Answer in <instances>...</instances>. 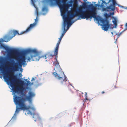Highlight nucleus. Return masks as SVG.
Masks as SVG:
<instances>
[{"label": "nucleus", "instance_id": "1", "mask_svg": "<svg viewBox=\"0 0 127 127\" xmlns=\"http://www.w3.org/2000/svg\"><path fill=\"white\" fill-rule=\"evenodd\" d=\"M57 3L60 8L61 15L63 16L64 23L63 29L65 25V28L66 24H67V30L69 29L71 25V20L75 16H79L83 19H86L87 20L92 18L98 21H100L102 24V28L104 31H107L110 25L109 21L107 19H104L101 18L99 19L96 16V13L95 11V8L92 4L88 5L89 7L91 8L92 10H87L86 11H83L82 8H78L77 4L74 5L71 10L68 11V6L66 4H62L57 1Z\"/></svg>", "mask_w": 127, "mask_h": 127}, {"label": "nucleus", "instance_id": "2", "mask_svg": "<svg viewBox=\"0 0 127 127\" xmlns=\"http://www.w3.org/2000/svg\"><path fill=\"white\" fill-rule=\"evenodd\" d=\"M7 66L0 65V74H2L4 81L9 85L10 84L12 88V90L14 93L21 92L23 89L22 86H18L17 82H20L21 84L24 83L23 81L16 79L13 72L11 71H9L6 70Z\"/></svg>", "mask_w": 127, "mask_h": 127}, {"label": "nucleus", "instance_id": "3", "mask_svg": "<svg viewBox=\"0 0 127 127\" xmlns=\"http://www.w3.org/2000/svg\"><path fill=\"white\" fill-rule=\"evenodd\" d=\"M0 46L1 47L4 49L8 52V58L10 61H11L13 59H15L18 63V64L17 63H15L14 66L12 67L11 69L12 71H18L19 68V65L21 67L22 65L23 64L24 65L26 63V58L25 55H21V58H20L19 56L15 55L18 52L16 50L10 49L1 44H0Z\"/></svg>", "mask_w": 127, "mask_h": 127}, {"label": "nucleus", "instance_id": "4", "mask_svg": "<svg viewBox=\"0 0 127 127\" xmlns=\"http://www.w3.org/2000/svg\"><path fill=\"white\" fill-rule=\"evenodd\" d=\"M56 46L55 48L54 53V55H52L50 54L49 53H46L44 55L40 56L41 53L38 51L36 49H30L28 51V52L32 53L33 55H31L30 56V57H27L25 56L26 59H27V62H30L31 61V60L32 61H38L39 59L42 58H45V59L47 58H48L49 59H50L52 58L54 56H55V57L56 56H58V51L59 48H58L57 50H56Z\"/></svg>", "mask_w": 127, "mask_h": 127}, {"label": "nucleus", "instance_id": "5", "mask_svg": "<svg viewBox=\"0 0 127 127\" xmlns=\"http://www.w3.org/2000/svg\"><path fill=\"white\" fill-rule=\"evenodd\" d=\"M14 101L15 104L19 106V107L16 108L15 113H18L20 109L24 110H28L30 109L33 111H35V109L34 107H31L30 106L28 107L26 106L25 104V99L21 97L15 96L14 98Z\"/></svg>", "mask_w": 127, "mask_h": 127}, {"label": "nucleus", "instance_id": "6", "mask_svg": "<svg viewBox=\"0 0 127 127\" xmlns=\"http://www.w3.org/2000/svg\"><path fill=\"white\" fill-rule=\"evenodd\" d=\"M38 13H37V17L35 19V22L32 24H31L29 27L24 32L19 33L17 31H11V34H12L13 33V35L11 37H9V38H7V36H5L4 38V40H3L2 41L7 42L9 41L10 39H11L14 37L16 34H18V35H21L24 33H26L29 32L32 29L34 28L36 26L38 21V18H37L38 15ZM2 41V40L0 39V44L1 43Z\"/></svg>", "mask_w": 127, "mask_h": 127}, {"label": "nucleus", "instance_id": "7", "mask_svg": "<svg viewBox=\"0 0 127 127\" xmlns=\"http://www.w3.org/2000/svg\"><path fill=\"white\" fill-rule=\"evenodd\" d=\"M53 74L54 75L55 77L58 78V79L59 80H63V81L61 82L62 84L64 85L66 84V82L67 81V79L63 72H61V77L60 76V75H58L57 73L55 72H54Z\"/></svg>", "mask_w": 127, "mask_h": 127}, {"label": "nucleus", "instance_id": "8", "mask_svg": "<svg viewBox=\"0 0 127 127\" xmlns=\"http://www.w3.org/2000/svg\"><path fill=\"white\" fill-rule=\"evenodd\" d=\"M28 96H26V98H25V100H27L30 102H31L32 99L35 96V94L33 92L30 91L28 93Z\"/></svg>", "mask_w": 127, "mask_h": 127}, {"label": "nucleus", "instance_id": "9", "mask_svg": "<svg viewBox=\"0 0 127 127\" xmlns=\"http://www.w3.org/2000/svg\"><path fill=\"white\" fill-rule=\"evenodd\" d=\"M30 114L32 116L33 118H35L36 119V120H34L35 121H36V120L40 119L39 115L37 113H32V112L29 110L26 111V113H25L26 115L29 114Z\"/></svg>", "mask_w": 127, "mask_h": 127}, {"label": "nucleus", "instance_id": "10", "mask_svg": "<svg viewBox=\"0 0 127 127\" xmlns=\"http://www.w3.org/2000/svg\"><path fill=\"white\" fill-rule=\"evenodd\" d=\"M64 30L63 32L62 33L61 35V36L59 38V40L57 43L56 45V50H57L58 48L59 47V45L60 43L61 42V40L62 38L63 37L65 34V32H66L67 31V30H66L65 29V26H64Z\"/></svg>", "mask_w": 127, "mask_h": 127}, {"label": "nucleus", "instance_id": "11", "mask_svg": "<svg viewBox=\"0 0 127 127\" xmlns=\"http://www.w3.org/2000/svg\"><path fill=\"white\" fill-rule=\"evenodd\" d=\"M58 56H56L55 58V61L53 63V64L56 67H58L59 66L58 62L57 61Z\"/></svg>", "mask_w": 127, "mask_h": 127}, {"label": "nucleus", "instance_id": "12", "mask_svg": "<svg viewBox=\"0 0 127 127\" xmlns=\"http://www.w3.org/2000/svg\"><path fill=\"white\" fill-rule=\"evenodd\" d=\"M11 62H10L8 61H6L5 64L7 65H9L10 64H13L15 63V62L13 60H12Z\"/></svg>", "mask_w": 127, "mask_h": 127}, {"label": "nucleus", "instance_id": "13", "mask_svg": "<svg viewBox=\"0 0 127 127\" xmlns=\"http://www.w3.org/2000/svg\"><path fill=\"white\" fill-rule=\"evenodd\" d=\"M112 22H113L115 26L116 27L117 26V19L115 18H114V20L112 21Z\"/></svg>", "mask_w": 127, "mask_h": 127}, {"label": "nucleus", "instance_id": "14", "mask_svg": "<svg viewBox=\"0 0 127 127\" xmlns=\"http://www.w3.org/2000/svg\"><path fill=\"white\" fill-rule=\"evenodd\" d=\"M125 30H124V31H125L126 30H127V23H126L125 25Z\"/></svg>", "mask_w": 127, "mask_h": 127}, {"label": "nucleus", "instance_id": "15", "mask_svg": "<svg viewBox=\"0 0 127 127\" xmlns=\"http://www.w3.org/2000/svg\"><path fill=\"white\" fill-rule=\"evenodd\" d=\"M46 10V8L45 7H44L43 8L42 10L43 11H45Z\"/></svg>", "mask_w": 127, "mask_h": 127}, {"label": "nucleus", "instance_id": "16", "mask_svg": "<svg viewBox=\"0 0 127 127\" xmlns=\"http://www.w3.org/2000/svg\"><path fill=\"white\" fill-rule=\"evenodd\" d=\"M87 93L86 92H85V97H87Z\"/></svg>", "mask_w": 127, "mask_h": 127}, {"label": "nucleus", "instance_id": "17", "mask_svg": "<svg viewBox=\"0 0 127 127\" xmlns=\"http://www.w3.org/2000/svg\"><path fill=\"white\" fill-rule=\"evenodd\" d=\"M85 100H88V99L87 98V97H85Z\"/></svg>", "mask_w": 127, "mask_h": 127}, {"label": "nucleus", "instance_id": "18", "mask_svg": "<svg viewBox=\"0 0 127 127\" xmlns=\"http://www.w3.org/2000/svg\"><path fill=\"white\" fill-rule=\"evenodd\" d=\"M105 93V92L104 91H102L101 92V93L102 94H103L104 93Z\"/></svg>", "mask_w": 127, "mask_h": 127}, {"label": "nucleus", "instance_id": "19", "mask_svg": "<svg viewBox=\"0 0 127 127\" xmlns=\"http://www.w3.org/2000/svg\"><path fill=\"white\" fill-rule=\"evenodd\" d=\"M83 6H84L85 7H86V4L85 3V4H84L83 5Z\"/></svg>", "mask_w": 127, "mask_h": 127}, {"label": "nucleus", "instance_id": "20", "mask_svg": "<svg viewBox=\"0 0 127 127\" xmlns=\"http://www.w3.org/2000/svg\"><path fill=\"white\" fill-rule=\"evenodd\" d=\"M96 5H97L98 6V7L99 6H100V5L99 4H96Z\"/></svg>", "mask_w": 127, "mask_h": 127}, {"label": "nucleus", "instance_id": "21", "mask_svg": "<svg viewBox=\"0 0 127 127\" xmlns=\"http://www.w3.org/2000/svg\"><path fill=\"white\" fill-rule=\"evenodd\" d=\"M111 33L113 35V33L112 32H111Z\"/></svg>", "mask_w": 127, "mask_h": 127}, {"label": "nucleus", "instance_id": "22", "mask_svg": "<svg viewBox=\"0 0 127 127\" xmlns=\"http://www.w3.org/2000/svg\"><path fill=\"white\" fill-rule=\"evenodd\" d=\"M114 12H113V13H112V14H113V15H114Z\"/></svg>", "mask_w": 127, "mask_h": 127}, {"label": "nucleus", "instance_id": "23", "mask_svg": "<svg viewBox=\"0 0 127 127\" xmlns=\"http://www.w3.org/2000/svg\"><path fill=\"white\" fill-rule=\"evenodd\" d=\"M32 79L33 80H34V78H32Z\"/></svg>", "mask_w": 127, "mask_h": 127}]
</instances>
